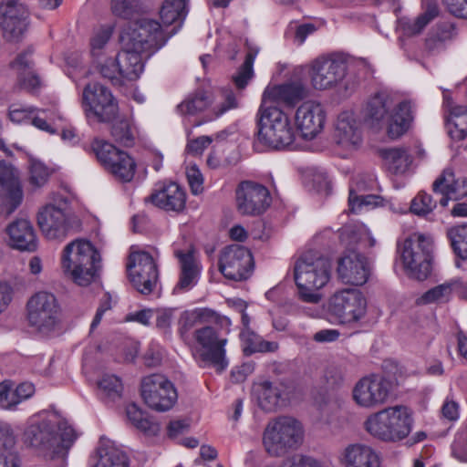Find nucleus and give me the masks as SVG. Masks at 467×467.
Masks as SVG:
<instances>
[{
    "label": "nucleus",
    "instance_id": "obj_9",
    "mask_svg": "<svg viewBox=\"0 0 467 467\" xmlns=\"http://www.w3.org/2000/svg\"><path fill=\"white\" fill-rule=\"evenodd\" d=\"M327 311L330 318L337 324H357L367 315V298L358 289H340L327 299Z\"/></svg>",
    "mask_w": 467,
    "mask_h": 467
},
{
    "label": "nucleus",
    "instance_id": "obj_1",
    "mask_svg": "<svg viewBox=\"0 0 467 467\" xmlns=\"http://www.w3.org/2000/svg\"><path fill=\"white\" fill-rule=\"evenodd\" d=\"M76 439L74 429L67 422H60L55 415L43 414L31 417L22 435L25 445L51 459H64Z\"/></svg>",
    "mask_w": 467,
    "mask_h": 467
},
{
    "label": "nucleus",
    "instance_id": "obj_45",
    "mask_svg": "<svg viewBox=\"0 0 467 467\" xmlns=\"http://www.w3.org/2000/svg\"><path fill=\"white\" fill-rule=\"evenodd\" d=\"M135 128L130 119H118L111 127V136L123 146H131L135 140Z\"/></svg>",
    "mask_w": 467,
    "mask_h": 467
},
{
    "label": "nucleus",
    "instance_id": "obj_35",
    "mask_svg": "<svg viewBox=\"0 0 467 467\" xmlns=\"http://www.w3.org/2000/svg\"><path fill=\"white\" fill-rule=\"evenodd\" d=\"M345 467H379V458L369 446L355 443L345 448L342 453Z\"/></svg>",
    "mask_w": 467,
    "mask_h": 467
},
{
    "label": "nucleus",
    "instance_id": "obj_42",
    "mask_svg": "<svg viewBox=\"0 0 467 467\" xmlns=\"http://www.w3.org/2000/svg\"><path fill=\"white\" fill-rule=\"evenodd\" d=\"M186 16V0H164L160 10L163 26L182 21Z\"/></svg>",
    "mask_w": 467,
    "mask_h": 467
},
{
    "label": "nucleus",
    "instance_id": "obj_27",
    "mask_svg": "<svg viewBox=\"0 0 467 467\" xmlns=\"http://www.w3.org/2000/svg\"><path fill=\"white\" fill-rule=\"evenodd\" d=\"M337 272L343 283L361 285L368 278L369 264L360 253L350 251L338 261Z\"/></svg>",
    "mask_w": 467,
    "mask_h": 467
},
{
    "label": "nucleus",
    "instance_id": "obj_7",
    "mask_svg": "<svg viewBox=\"0 0 467 467\" xmlns=\"http://www.w3.org/2000/svg\"><path fill=\"white\" fill-rule=\"evenodd\" d=\"M257 138L263 145L280 150L295 140V130L289 116L281 109L259 108L257 114Z\"/></svg>",
    "mask_w": 467,
    "mask_h": 467
},
{
    "label": "nucleus",
    "instance_id": "obj_28",
    "mask_svg": "<svg viewBox=\"0 0 467 467\" xmlns=\"http://www.w3.org/2000/svg\"><path fill=\"white\" fill-rule=\"evenodd\" d=\"M7 245L20 252H34L37 248V238L32 223L19 218L10 223L5 228Z\"/></svg>",
    "mask_w": 467,
    "mask_h": 467
},
{
    "label": "nucleus",
    "instance_id": "obj_48",
    "mask_svg": "<svg viewBox=\"0 0 467 467\" xmlns=\"http://www.w3.org/2000/svg\"><path fill=\"white\" fill-rule=\"evenodd\" d=\"M258 51V48H250L243 65L236 74L233 76V80L238 88H244L254 77L253 66Z\"/></svg>",
    "mask_w": 467,
    "mask_h": 467
},
{
    "label": "nucleus",
    "instance_id": "obj_4",
    "mask_svg": "<svg viewBox=\"0 0 467 467\" xmlns=\"http://www.w3.org/2000/svg\"><path fill=\"white\" fill-rule=\"evenodd\" d=\"M61 268L76 284L87 286L99 275L101 256L90 242L75 240L67 244L62 252Z\"/></svg>",
    "mask_w": 467,
    "mask_h": 467
},
{
    "label": "nucleus",
    "instance_id": "obj_39",
    "mask_svg": "<svg viewBox=\"0 0 467 467\" xmlns=\"http://www.w3.org/2000/svg\"><path fill=\"white\" fill-rule=\"evenodd\" d=\"M388 170L395 174L404 173L412 163V157L403 148H389L380 151Z\"/></svg>",
    "mask_w": 467,
    "mask_h": 467
},
{
    "label": "nucleus",
    "instance_id": "obj_22",
    "mask_svg": "<svg viewBox=\"0 0 467 467\" xmlns=\"http://www.w3.org/2000/svg\"><path fill=\"white\" fill-rule=\"evenodd\" d=\"M193 337L201 348L202 359L210 362L219 370H223L227 367L224 349L227 339L221 337L216 329L210 325L196 329Z\"/></svg>",
    "mask_w": 467,
    "mask_h": 467
},
{
    "label": "nucleus",
    "instance_id": "obj_15",
    "mask_svg": "<svg viewBox=\"0 0 467 467\" xmlns=\"http://www.w3.org/2000/svg\"><path fill=\"white\" fill-rule=\"evenodd\" d=\"M237 211L243 215L258 216L270 206L272 197L269 190L254 181H243L235 189Z\"/></svg>",
    "mask_w": 467,
    "mask_h": 467
},
{
    "label": "nucleus",
    "instance_id": "obj_58",
    "mask_svg": "<svg viewBox=\"0 0 467 467\" xmlns=\"http://www.w3.org/2000/svg\"><path fill=\"white\" fill-rule=\"evenodd\" d=\"M380 202V197L377 195H361L358 196L350 191L348 203L353 213H358L362 207H376Z\"/></svg>",
    "mask_w": 467,
    "mask_h": 467
},
{
    "label": "nucleus",
    "instance_id": "obj_33",
    "mask_svg": "<svg viewBox=\"0 0 467 467\" xmlns=\"http://www.w3.org/2000/svg\"><path fill=\"white\" fill-rule=\"evenodd\" d=\"M218 324L222 327L230 326L231 321L209 308H196L183 311L178 320V332L182 337L198 324Z\"/></svg>",
    "mask_w": 467,
    "mask_h": 467
},
{
    "label": "nucleus",
    "instance_id": "obj_30",
    "mask_svg": "<svg viewBox=\"0 0 467 467\" xmlns=\"http://www.w3.org/2000/svg\"><path fill=\"white\" fill-rule=\"evenodd\" d=\"M0 193L5 198L8 212L14 213L22 203L24 193L17 170L5 161H0Z\"/></svg>",
    "mask_w": 467,
    "mask_h": 467
},
{
    "label": "nucleus",
    "instance_id": "obj_62",
    "mask_svg": "<svg viewBox=\"0 0 467 467\" xmlns=\"http://www.w3.org/2000/svg\"><path fill=\"white\" fill-rule=\"evenodd\" d=\"M47 112L43 113L46 118H41L40 116L36 115L32 118L31 123L37 129L44 130L46 132H48L50 134H54L56 130L52 128L51 124L48 123V120H54L55 117L58 119H62L63 117L61 114L55 109L54 110H47Z\"/></svg>",
    "mask_w": 467,
    "mask_h": 467
},
{
    "label": "nucleus",
    "instance_id": "obj_11",
    "mask_svg": "<svg viewBox=\"0 0 467 467\" xmlns=\"http://www.w3.org/2000/svg\"><path fill=\"white\" fill-rule=\"evenodd\" d=\"M99 162L107 172L122 182H130L136 172L135 160L126 151L104 140L96 139L91 144Z\"/></svg>",
    "mask_w": 467,
    "mask_h": 467
},
{
    "label": "nucleus",
    "instance_id": "obj_24",
    "mask_svg": "<svg viewBox=\"0 0 467 467\" xmlns=\"http://www.w3.org/2000/svg\"><path fill=\"white\" fill-rule=\"evenodd\" d=\"M334 140L347 151L358 150L362 143L361 122L352 111L341 112L334 125Z\"/></svg>",
    "mask_w": 467,
    "mask_h": 467
},
{
    "label": "nucleus",
    "instance_id": "obj_2",
    "mask_svg": "<svg viewBox=\"0 0 467 467\" xmlns=\"http://www.w3.org/2000/svg\"><path fill=\"white\" fill-rule=\"evenodd\" d=\"M331 263L316 252L303 254L294 264V280L297 287L298 298L309 304H317L323 288L331 277Z\"/></svg>",
    "mask_w": 467,
    "mask_h": 467
},
{
    "label": "nucleus",
    "instance_id": "obj_26",
    "mask_svg": "<svg viewBox=\"0 0 467 467\" xmlns=\"http://www.w3.org/2000/svg\"><path fill=\"white\" fill-rule=\"evenodd\" d=\"M432 191L441 194L440 204L446 207L450 200L467 196V178L457 175L452 168H445L432 183Z\"/></svg>",
    "mask_w": 467,
    "mask_h": 467
},
{
    "label": "nucleus",
    "instance_id": "obj_32",
    "mask_svg": "<svg viewBox=\"0 0 467 467\" xmlns=\"http://www.w3.org/2000/svg\"><path fill=\"white\" fill-rule=\"evenodd\" d=\"M174 254L180 265V276L175 290L188 291L197 284L201 275L202 265L193 250H188L186 252L177 250Z\"/></svg>",
    "mask_w": 467,
    "mask_h": 467
},
{
    "label": "nucleus",
    "instance_id": "obj_47",
    "mask_svg": "<svg viewBox=\"0 0 467 467\" xmlns=\"http://www.w3.org/2000/svg\"><path fill=\"white\" fill-rule=\"evenodd\" d=\"M110 9L116 16L124 19H130L144 10L140 0H111Z\"/></svg>",
    "mask_w": 467,
    "mask_h": 467
},
{
    "label": "nucleus",
    "instance_id": "obj_56",
    "mask_svg": "<svg viewBox=\"0 0 467 467\" xmlns=\"http://www.w3.org/2000/svg\"><path fill=\"white\" fill-rule=\"evenodd\" d=\"M346 237L350 238V241L348 244L349 246H351L354 243H358L360 248H370L376 244V240L367 230H360L358 232H349L348 230H344V232L341 234L343 242H345Z\"/></svg>",
    "mask_w": 467,
    "mask_h": 467
},
{
    "label": "nucleus",
    "instance_id": "obj_43",
    "mask_svg": "<svg viewBox=\"0 0 467 467\" xmlns=\"http://www.w3.org/2000/svg\"><path fill=\"white\" fill-rule=\"evenodd\" d=\"M211 104V96L205 91L198 90L184 99L177 108L181 114L193 115L203 111Z\"/></svg>",
    "mask_w": 467,
    "mask_h": 467
},
{
    "label": "nucleus",
    "instance_id": "obj_36",
    "mask_svg": "<svg viewBox=\"0 0 467 467\" xmlns=\"http://www.w3.org/2000/svg\"><path fill=\"white\" fill-rule=\"evenodd\" d=\"M32 53L33 50L27 49L20 53L11 63L12 68L18 76L19 85L30 92L36 91L40 87V79L33 69Z\"/></svg>",
    "mask_w": 467,
    "mask_h": 467
},
{
    "label": "nucleus",
    "instance_id": "obj_60",
    "mask_svg": "<svg viewBox=\"0 0 467 467\" xmlns=\"http://www.w3.org/2000/svg\"><path fill=\"white\" fill-rule=\"evenodd\" d=\"M317 30V26L312 23H306L302 25H296L291 23L288 26L286 34L290 31H294V42L297 45H302L306 37L314 34Z\"/></svg>",
    "mask_w": 467,
    "mask_h": 467
},
{
    "label": "nucleus",
    "instance_id": "obj_16",
    "mask_svg": "<svg viewBox=\"0 0 467 467\" xmlns=\"http://www.w3.org/2000/svg\"><path fill=\"white\" fill-rule=\"evenodd\" d=\"M141 396L149 407L158 411L170 410L177 400L172 383L161 374L150 375L142 379Z\"/></svg>",
    "mask_w": 467,
    "mask_h": 467
},
{
    "label": "nucleus",
    "instance_id": "obj_17",
    "mask_svg": "<svg viewBox=\"0 0 467 467\" xmlns=\"http://www.w3.org/2000/svg\"><path fill=\"white\" fill-rule=\"evenodd\" d=\"M253 267L252 254L242 245H229L221 253L219 270L227 279L234 281L245 280L251 275Z\"/></svg>",
    "mask_w": 467,
    "mask_h": 467
},
{
    "label": "nucleus",
    "instance_id": "obj_51",
    "mask_svg": "<svg viewBox=\"0 0 467 467\" xmlns=\"http://www.w3.org/2000/svg\"><path fill=\"white\" fill-rule=\"evenodd\" d=\"M99 390L109 399L114 400L121 396L123 386L119 377L105 374L98 381Z\"/></svg>",
    "mask_w": 467,
    "mask_h": 467
},
{
    "label": "nucleus",
    "instance_id": "obj_12",
    "mask_svg": "<svg viewBox=\"0 0 467 467\" xmlns=\"http://www.w3.org/2000/svg\"><path fill=\"white\" fill-rule=\"evenodd\" d=\"M392 389V382L389 379L373 373L360 378L355 383L351 398L358 407L373 410L388 402Z\"/></svg>",
    "mask_w": 467,
    "mask_h": 467
},
{
    "label": "nucleus",
    "instance_id": "obj_25",
    "mask_svg": "<svg viewBox=\"0 0 467 467\" xmlns=\"http://www.w3.org/2000/svg\"><path fill=\"white\" fill-rule=\"evenodd\" d=\"M325 122L326 112L323 106L318 102L306 101L296 110L295 124L306 140L317 137L323 130Z\"/></svg>",
    "mask_w": 467,
    "mask_h": 467
},
{
    "label": "nucleus",
    "instance_id": "obj_20",
    "mask_svg": "<svg viewBox=\"0 0 467 467\" xmlns=\"http://www.w3.org/2000/svg\"><path fill=\"white\" fill-rule=\"evenodd\" d=\"M74 223V217L56 205H46L37 213V224L49 240L64 239L73 231Z\"/></svg>",
    "mask_w": 467,
    "mask_h": 467
},
{
    "label": "nucleus",
    "instance_id": "obj_55",
    "mask_svg": "<svg viewBox=\"0 0 467 467\" xmlns=\"http://www.w3.org/2000/svg\"><path fill=\"white\" fill-rule=\"evenodd\" d=\"M323 379L327 388H340L346 380L345 369L338 365H329L324 370Z\"/></svg>",
    "mask_w": 467,
    "mask_h": 467
},
{
    "label": "nucleus",
    "instance_id": "obj_19",
    "mask_svg": "<svg viewBox=\"0 0 467 467\" xmlns=\"http://www.w3.org/2000/svg\"><path fill=\"white\" fill-rule=\"evenodd\" d=\"M307 96L308 89L300 80L267 86L263 92L259 108L266 109H279L278 106L293 108Z\"/></svg>",
    "mask_w": 467,
    "mask_h": 467
},
{
    "label": "nucleus",
    "instance_id": "obj_8",
    "mask_svg": "<svg viewBox=\"0 0 467 467\" xmlns=\"http://www.w3.org/2000/svg\"><path fill=\"white\" fill-rule=\"evenodd\" d=\"M174 33L167 35L159 22L142 18L125 26L119 40L125 48L136 49L149 57L162 47Z\"/></svg>",
    "mask_w": 467,
    "mask_h": 467
},
{
    "label": "nucleus",
    "instance_id": "obj_41",
    "mask_svg": "<svg viewBox=\"0 0 467 467\" xmlns=\"http://www.w3.org/2000/svg\"><path fill=\"white\" fill-rule=\"evenodd\" d=\"M95 467H130L127 453L114 445L99 448V460Z\"/></svg>",
    "mask_w": 467,
    "mask_h": 467
},
{
    "label": "nucleus",
    "instance_id": "obj_31",
    "mask_svg": "<svg viewBox=\"0 0 467 467\" xmlns=\"http://www.w3.org/2000/svg\"><path fill=\"white\" fill-rule=\"evenodd\" d=\"M145 202L166 212L181 213L186 206V192L179 184L171 182L155 190Z\"/></svg>",
    "mask_w": 467,
    "mask_h": 467
},
{
    "label": "nucleus",
    "instance_id": "obj_5",
    "mask_svg": "<svg viewBox=\"0 0 467 467\" xmlns=\"http://www.w3.org/2000/svg\"><path fill=\"white\" fill-rule=\"evenodd\" d=\"M413 418L403 405L384 408L370 414L365 420L366 431L374 438L386 442H398L411 432Z\"/></svg>",
    "mask_w": 467,
    "mask_h": 467
},
{
    "label": "nucleus",
    "instance_id": "obj_46",
    "mask_svg": "<svg viewBox=\"0 0 467 467\" xmlns=\"http://www.w3.org/2000/svg\"><path fill=\"white\" fill-rule=\"evenodd\" d=\"M447 237L454 253L459 257L467 259V224L449 228Z\"/></svg>",
    "mask_w": 467,
    "mask_h": 467
},
{
    "label": "nucleus",
    "instance_id": "obj_64",
    "mask_svg": "<svg viewBox=\"0 0 467 467\" xmlns=\"http://www.w3.org/2000/svg\"><path fill=\"white\" fill-rule=\"evenodd\" d=\"M186 176L189 185L193 194H198L202 191L203 178L196 166L187 168Z\"/></svg>",
    "mask_w": 467,
    "mask_h": 467
},
{
    "label": "nucleus",
    "instance_id": "obj_37",
    "mask_svg": "<svg viewBox=\"0 0 467 467\" xmlns=\"http://www.w3.org/2000/svg\"><path fill=\"white\" fill-rule=\"evenodd\" d=\"M440 7L435 0H424L422 12L414 19L403 20L401 29L406 36L420 34L424 28L440 15Z\"/></svg>",
    "mask_w": 467,
    "mask_h": 467
},
{
    "label": "nucleus",
    "instance_id": "obj_6",
    "mask_svg": "<svg viewBox=\"0 0 467 467\" xmlns=\"http://www.w3.org/2000/svg\"><path fill=\"white\" fill-rule=\"evenodd\" d=\"M303 440V425L296 419L288 416H280L270 420L263 433V445L266 452L275 457L297 449Z\"/></svg>",
    "mask_w": 467,
    "mask_h": 467
},
{
    "label": "nucleus",
    "instance_id": "obj_59",
    "mask_svg": "<svg viewBox=\"0 0 467 467\" xmlns=\"http://www.w3.org/2000/svg\"><path fill=\"white\" fill-rule=\"evenodd\" d=\"M175 309L160 308L154 311L156 327L164 334H171Z\"/></svg>",
    "mask_w": 467,
    "mask_h": 467
},
{
    "label": "nucleus",
    "instance_id": "obj_61",
    "mask_svg": "<svg viewBox=\"0 0 467 467\" xmlns=\"http://www.w3.org/2000/svg\"><path fill=\"white\" fill-rule=\"evenodd\" d=\"M111 36L109 28L99 30L91 39V52L97 58L102 57V49L105 47Z\"/></svg>",
    "mask_w": 467,
    "mask_h": 467
},
{
    "label": "nucleus",
    "instance_id": "obj_18",
    "mask_svg": "<svg viewBox=\"0 0 467 467\" xmlns=\"http://www.w3.org/2000/svg\"><path fill=\"white\" fill-rule=\"evenodd\" d=\"M82 100L87 110L100 122L111 121L118 114V105L110 90L99 83L85 87Z\"/></svg>",
    "mask_w": 467,
    "mask_h": 467
},
{
    "label": "nucleus",
    "instance_id": "obj_34",
    "mask_svg": "<svg viewBox=\"0 0 467 467\" xmlns=\"http://www.w3.org/2000/svg\"><path fill=\"white\" fill-rule=\"evenodd\" d=\"M116 55L118 69L119 71L120 86L126 81L137 80L144 68L145 54L130 48H125Z\"/></svg>",
    "mask_w": 467,
    "mask_h": 467
},
{
    "label": "nucleus",
    "instance_id": "obj_38",
    "mask_svg": "<svg viewBox=\"0 0 467 467\" xmlns=\"http://www.w3.org/2000/svg\"><path fill=\"white\" fill-rule=\"evenodd\" d=\"M456 36V28L453 23L449 21L440 22L429 32L425 40V47L430 53H439L445 48L446 43Z\"/></svg>",
    "mask_w": 467,
    "mask_h": 467
},
{
    "label": "nucleus",
    "instance_id": "obj_40",
    "mask_svg": "<svg viewBox=\"0 0 467 467\" xmlns=\"http://www.w3.org/2000/svg\"><path fill=\"white\" fill-rule=\"evenodd\" d=\"M240 337L244 345L243 350L245 355H251L255 352L273 353L279 348L278 343L263 339L251 328L243 329L240 333Z\"/></svg>",
    "mask_w": 467,
    "mask_h": 467
},
{
    "label": "nucleus",
    "instance_id": "obj_10",
    "mask_svg": "<svg viewBox=\"0 0 467 467\" xmlns=\"http://www.w3.org/2000/svg\"><path fill=\"white\" fill-rule=\"evenodd\" d=\"M433 241L430 235L414 233L405 239L401 260L407 274L418 280L426 279L431 271Z\"/></svg>",
    "mask_w": 467,
    "mask_h": 467
},
{
    "label": "nucleus",
    "instance_id": "obj_53",
    "mask_svg": "<svg viewBox=\"0 0 467 467\" xmlns=\"http://www.w3.org/2000/svg\"><path fill=\"white\" fill-rule=\"evenodd\" d=\"M51 175V170L37 160H30L29 182L32 186L40 188L44 186Z\"/></svg>",
    "mask_w": 467,
    "mask_h": 467
},
{
    "label": "nucleus",
    "instance_id": "obj_29",
    "mask_svg": "<svg viewBox=\"0 0 467 467\" xmlns=\"http://www.w3.org/2000/svg\"><path fill=\"white\" fill-rule=\"evenodd\" d=\"M254 391L260 408L265 411H275L285 406L290 399L288 388L284 383L262 381L254 385Z\"/></svg>",
    "mask_w": 467,
    "mask_h": 467
},
{
    "label": "nucleus",
    "instance_id": "obj_23",
    "mask_svg": "<svg viewBox=\"0 0 467 467\" xmlns=\"http://www.w3.org/2000/svg\"><path fill=\"white\" fill-rule=\"evenodd\" d=\"M28 12L16 0L0 4V28L4 37L10 42L19 41L27 29Z\"/></svg>",
    "mask_w": 467,
    "mask_h": 467
},
{
    "label": "nucleus",
    "instance_id": "obj_3",
    "mask_svg": "<svg viewBox=\"0 0 467 467\" xmlns=\"http://www.w3.org/2000/svg\"><path fill=\"white\" fill-rule=\"evenodd\" d=\"M365 115L372 124L386 126L389 136L397 139L404 134L413 119L410 102H396L388 92H379L367 102Z\"/></svg>",
    "mask_w": 467,
    "mask_h": 467
},
{
    "label": "nucleus",
    "instance_id": "obj_49",
    "mask_svg": "<svg viewBox=\"0 0 467 467\" xmlns=\"http://www.w3.org/2000/svg\"><path fill=\"white\" fill-rule=\"evenodd\" d=\"M446 107L450 112V120L461 133L462 138L467 136V108L456 105L444 95Z\"/></svg>",
    "mask_w": 467,
    "mask_h": 467
},
{
    "label": "nucleus",
    "instance_id": "obj_50",
    "mask_svg": "<svg viewBox=\"0 0 467 467\" xmlns=\"http://www.w3.org/2000/svg\"><path fill=\"white\" fill-rule=\"evenodd\" d=\"M128 420L139 430L147 433H155L157 426L150 421L136 404H129L126 408Z\"/></svg>",
    "mask_w": 467,
    "mask_h": 467
},
{
    "label": "nucleus",
    "instance_id": "obj_57",
    "mask_svg": "<svg viewBox=\"0 0 467 467\" xmlns=\"http://www.w3.org/2000/svg\"><path fill=\"white\" fill-rule=\"evenodd\" d=\"M35 112L46 113L47 110L44 109H38L31 107V106L13 104L9 108L8 115H9V119L12 122L22 123V122L31 119L32 114Z\"/></svg>",
    "mask_w": 467,
    "mask_h": 467
},
{
    "label": "nucleus",
    "instance_id": "obj_13",
    "mask_svg": "<svg viewBox=\"0 0 467 467\" xmlns=\"http://www.w3.org/2000/svg\"><path fill=\"white\" fill-rule=\"evenodd\" d=\"M29 325L42 334L55 330L59 323L60 308L56 296L41 291L30 297L26 305Z\"/></svg>",
    "mask_w": 467,
    "mask_h": 467
},
{
    "label": "nucleus",
    "instance_id": "obj_21",
    "mask_svg": "<svg viewBox=\"0 0 467 467\" xmlns=\"http://www.w3.org/2000/svg\"><path fill=\"white\" fill-rule=\"evenodd\" d=\"M347 71L346 63L334 57H320L310 66L309 77L316 89L331 88L341 81Z\"/></svg>",
    "mask_w": 467,
    "mask_h": 467
},
{
    "label": "nucleus",
    "instance_id": "obj_14",
    "mask_svg": "<svg viewBox=\"0 0 467 467\" xmlns=\"http://www.w3.org/2000/svg\"><path fill=\"white\" fill-rule=\"evenodd\" d=\"M127 272L132 285L143 295H150L156 287L159 272L152 256L144 251L131 252Z\"/></svg>",
    "mask_w": 467,
    "mask_h": 467
},
{
    "label": "nucleus",
    "instance_id": "obj_54",
    "mask_svg": "<svg viewBox=\"0 0 467 467\" xmlns=\"http://www.w3.org/2000/svg\"><path fill=\"white\" fill-rule=\"evenodd\" d=\"M437 206L436 201L426 192H420L411 201L410 211L414 214L425 216Z\"/></svg>",
    "mask_w": 467,
    "mask_h": 467
},
{
    "label": "nucleus",
    "instance_id": "obj_44",
    "mask_svg": "<svg viewBox=\"0 0 467 467\" xmlns=\"http://www.w3.org/2000/svg\"><path fill=\"white\" fill-rule=\"evenodd\" d=\"M458 283L454 282V280L439 285L425 292L420 298H418L417 303L421 305L445 303L450 299Z\"/></svg>",
    "mask_w": 467,
    "mask_h": 467
},
{
    "label": "nucleus",
    "instance_id": "obj_52",
    "mask_svg": "<svg viewBox=\"0 0 467 467\" xmlns=\"http://www.w3.org/2000/svg\"><path fill=\"white\" fill-rule=\"evenodd\" d=\"M97 67L103 78L109 79L113 85L120 86L116 56L98 57Z\"/></svg>",
    "mask_w": 467,
    "mask_h": 467
},
{
    "label": "nucleus",
    "instance_id": "obj_63",
    "mask_svg": "<svg viewBox=\"0 0 467 467\" xmlns=\"http://www.w3.org/2000/svg\"><path fill=\"white\" fill-rule=\"evenodd\" d=\"M12 384L8 381L0 383V404L2 408L9 410L16 409V402L12 395Z\"/></svg>",
    "mask_w": 467,
    "mask_h": 467
}]
</instances>
